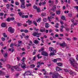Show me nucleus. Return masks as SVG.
I'll return each mask as SVG.
<instances>
[{"instance_id":"f257e3e1","label":"nucleus","mask_w":78,"mask_h":78,"mask_svg":"<svg viewBox=\"0 0 78 78\" xmlns=\"http://www.w3.org/2000/svg\"><path fill=\"white\" fill-rule=\"evenodd\" d=\"M69 61L70 62V63L71 65L74 67H75V68H76V69H78V64L77 63L75 59L73 58H70L69 59Z\"/></svg>"},{"instance_id":"f03ea898","label":"nucleus","mask_w":78,"mask_h":78,"mask_svg":"<svg viewBox=\"0 0 78 78\" xmlns=\"http://www.w3.org/2000/svg\"><path fill=\"white\" fill-rule=\"evenodd\" d=\"M41 34V33H38V32H34L33 34L32 35L34 36V37H39V35Z\"/></svg>"},{"instance_id":"7ed1b4c3","label":"nucleus","mask_w":78,"mask_h":78,"mask_svg":"<svg viewBox=\"0 0 78 78\" xmlns=\"http://www.w3.org/2000/svg\"><path fill=\"white\" fill-rule=\"evenodd\" d=\"M59 74L58 73H53L52 74V78H58V76H59Z\"/></svg>"},{"instance_id":"20e7f679","label":"nucleus","mask_w":78,"mask_h":78,"mask_svg":"<svg viewBox=\"0 0 78 78\" xmlns=\"http://www.w3.org/2000/svg\"><path fill=\"white\" fill-rule=\"evenodd\" d=\"M23 75L24 76H25L26 75H30V76L32 75V76H33V75L32 74V73L29 71L25 72Z\"/></svg>"},{"instance_id":"39448f33","label":"nucleus","mask_w":78,"mask_h":78,"mask_svg":"<svg viewBox=\"0 0 78 78\" xmlns=\"http://www.w3.org/2000/svg\"><path fill=\"white\" fill-rule=\"evenodd\" d=\"M8 30L11 33H14V31H15V30H14V29L12 28V27H10L8 29Z\"/></svg>"},{"instance_id":"423d86ee","label":"nucleus","mask_w":78,"mask_h":78,"mask_svg":"<svg viewBox=\"0 0 78 78\" xmlns=\"http://www.w3.org/2000/svg\"><path fill=\"white\" fill-rule=\"evenodd\" d=\"M33 8L34 9H37V11L38 12H40V8L39 7L37 8V6L36 5H34Z\"/></svg>"},{"instance_id":"0eeeda50","label":"nucleus","mask_w":78,"mask_h":78,"mask_svg":"<svg viewBox=\"0 0 78 78\" xmlns=\"http://www.w3.org/2000/svg\"><path fill=\"white\" fill-rule=\"evenodd\" d=\"M41 54L43 56H48V54L47 53V52H45V51H43L41 52Z\"/></svg>"},{"instance_id":"6e6552de","label":"nucleus","mask_w":78,"mask_h":78,"mask_svg":"<svg viewBox=\"0 0 78 78\" xmlns=\"http://www.w3.org/2000/svg\"><path fill=\"white\" fill-rule=\"evenodd\" d=\"M69 72L70 75H72V76H74V75H76V73L72 71H69Z\"/></svg>"},{"instance_id":"1a4fd4ad","label":"nucleus","mask_w":78,"mask_h":78,"mask_svg":"<svg viewBox=\"0 0 78 78\" xmlns=\"http://www.w3.org/2000/svg\"><path fill=\"white\" fill-rule=\"evenodd\" d=\"M37 64L38 65L37 66V67L39 68L40 67V66H41L42 64H44V62L41 63V62H38Z\"/></svg>"},{"instance_id":"9d476101","label":"nucleus","mask_w":78,"mask_h":78,"mask_svg":"<svg viewBox=\"0 0 78 78\" xmlns=\"http://www.w3.org/2000/svg\"><path fill=\"white\" fill-rule=\"evenodd\" d=\"M21 66L22 68H23V69L26 68V65H25V64L24 63H22V64L21 65Z\"/></svg>"},{"instance_id":"9b49d317","label":"nucleus","mask_w":78,"mask_h":78,"mask_svg":"<svg viewBox=\"0 0 78 78\" xmlns=\"http://www.w3.org/2000/svg\"><path fill=\"white\" fill-rule=\"evenodd\" d=\"M53 52H51L49 55L50 56H53L55 55V53H56V51H52Z\"/></svg>"},{"instance_id":"f8f14e48","label":"nucleus","mask_w":78,"mask_h":78,"mask_svg":"<svg viewBox=\"0 0 78 78\" xmlns=\"http://www.w3.org/2000/svg\"><path fill=\"white\" fill-rule=\"evenodd\" d=\"M14 68L16 69V71H20V70H21L19 68L17 67V66H14Z\"/></svg>"},{"instance_id":"ddd939ff","label":"nucleus","mask_w":78,"mask_h":78,"mask_svg":"<svg viewBox=\"0 0 78 78\" xmlns=\"http://www.w3.org/2000/svg\"><path fill=\"white\" fill-rule=\"evenodd\" d=\"M60 45L62 47H64L66 45V43H65V42H64V43L60 44Z\"/></svg>"},{"instance_id":"4468645a","label":"nucleus","mask_w":78,"mask_h":78,"mask_svg":"<svg viewBox=\"0 0 78 78\" xmlns=\"http://www.w3.org/2000/svg\"><path fill=\"white\" fill-rule=\"evenodd\" d=\"M56 70L57 71H60V70H62V69L61 68L57 66L56 68Z\"/></svg>"},{"instance_id":"2eb2a0df","label":"nucleus","mask_w":78,"mask_h":78,"mask_svg":"<svg viewBox=\"0 0 78 78\" xmlns=\"http://www.w3.org/2000/svg\"><path fill=\"white\" fill-rule=\"evenodd\" d=\"M49 50L50 51H56V50H54V48L51 47H50L49 48Z\"/></svg>"},{"instance_id":"dca6fc26","label":"nucleus","mask_w":78,"mask_h":78,"mask_svg":"<svg viewBox=\"0 0 78 78\" xmlns=\"http://www.w3.org/2000/svg\"><path fill=\"white\" fill-rule=\"evenodd\" d=\"M25 3H22V5H21V8H23V9H24V8H25V6L24 5Z\"/></svg>"},{"instance_id":"f3484780","label":"nucleus","mask_w":78,"mask_h":78,"mask_svg":"<svg viewBox=\"0 0 78 78\" xmlns=\"http://www.w3.org/2000/svg\"><path fill=\"white\" fill-rule=\"evenodd\" d=\"M45 48L44 47H42L39 50V52H41V51H44V49Z\"/></svg>"},{"instance_id":"a211bd4d","label":"nucleus","mask_w":78,"mask_h":78,"mask_svg":"<svg viewBox=\"0 0 78 78\" xmlns=\"http://www.w3.org/2000/svg\"><path fill=\"white\" fill-rule=\"evenodd\" d=\"M45 27L46 28H49L50 27V26H49V24L48 23H45Z\"/></svg>"},{"instance_id":"6ab92c4d","label":"nucleus","mask_w":78,"mask_h":78,"mask_svg":"<svg viewBox=\"0 0 78 78\" xmlns=\"http://www.w3.org/2000/svg\"><path fill=\"white\" fill-rule=\"evenodd\" d=\"M18 14L19 15V16H22V15H23V14H24V13H23V12H19L18 13Z\"/></svg>"},{"instance_id":"aec40b11","label":"nucleus","mask_w":78,"mask_h":78,"mask_svg":"<svg viewBox=\"0 0 78 78\" xmlns=\"http://www.w3.org/2000/svg\"><path fill=\"white\" fill-rule=\"evenodd\" d=\"M57 65L60 67H62V63L61 62L57 63Z\"/></svg>"},{"instance_id":"412c9836","label":"nucleus","mask_w":78,"mask_h":78,"mask_svg":"<svg viewBox=\"0 0 78 78\" xmlns=\"http://www.w3.org/2000/svg\"><path fill=\"white\" fill-rule=\"evenodd\" d=\"M6 26V24L5 23H2L1 24L2 27H5Z\"/></svg>"},{"instance_id":"4be33fe9","label":"nucleus","mask_w":78,"mask_h":78,"mask_svg":"<svg viewBox=\"0 0 78 78\" xmlns=\"http://www.w3.org/2000/svg\"><path fill=\"white\" fill-rule=\"evenodd\" d=\"M9 51H11V52H12V53H13V52L14 51V48H9Z\"/></svg>"},{"instance_id":"5701e85b","label":"nucleus","mask_w":78,"mask_h":78,"mask_svg":"<svg viewBox=\"0 0 78 78\" xmlns=\"http://www.w3.org/2000/svg\"><path fill=\"white\" fill-rule=\"evenodd\" d=\"M48 19L49 21V22H51V19L53 18V17H52V16H51L50 17L48 16Z\"/></svg>"},{"instance_id":"b1692460","label":"nucleus","mask_w":78,"mask_h":78,"mask_svg":"<svg viewBox=\"0 0 78 78\" xmlns=\"http://www.w3.org/2000/svg\"><path fill=\"white\" fill-rule=\"evenodd\" d=\"M0 75H5V73L4 72H2V71L0 70Z\"/></svg>"},{"instance_id":"393cba45","label":"nucleus","mask_w":78,"mask_h":78,"mask_svg":"<svg viewBox=\"0 0 78 78\" xmlns=\"http://www.w3.org/2000/svg\"><path fill=\"white\" fill-rule=\"evenodd\" d=\"M39 42V41L37 40H35L34 41V43L36 44H38V43Z\"/></svg>"},{"instance_id":"a878e982","label":"nucleus","mask_w":78,"mask_h":78,"mask_svg":"<svg viewBox=\"0 0 78 78\" xmlns=\"http://www.w3.org/2000/svg\"><path fill=\"white\" fill-rule=\"evenodd\" d=\"M56 5H55L52 8V10L53 11H55L56 9Z\"/></svg>"},{"instance_id":"bb28decb","label":"nucleus","mask_w":78,"mask_h":78,"mask_svg":"<svg viewBox=\"0 0 78 78\" xmlns=\"http://www.w3.org/2000/svg\"><path fill=\"white\" fill-rule=\"evenodd\" d=\"M59 25V23H57L56 24L55 26L54 27H55L56 28H59L58 26Z\"/></svg>"},{"instance_id":"cd10ccee","label":"nucleus","mask_w":78,"mask_h":78,"mask_svg":"<svg viewBox=\"0 0 78 78\" xmlns=\"http://www.w3.org/2000/svg\"><path fill=\"white\" fill-rule=\"evenodd\" d=\"M26 58H25V57H23V58L21 60V62H24L25 61V59Z\"/></svg>"},{"instance_id":"c85d7f7f","label":"nucleus","mask_w":78,"mask_h":78,"mask_svg":"<svg viewBox=\"0 0 78 78\" xmlns=\"http://www.w3.org/2000/svg\"><path fill=\"white\" fill-rule=\"evenodd\" d=\"M40 31L41 32H44L45 30V28H44L43 29H40Z\"/></svg>"},{"instance_id":"c756f323","label":"nucleus","mask_w":78,"mask_h":78,"mask_svg":"<svg viewBox=\"0 0 78 78\" xmlns=\"http://www.w3.org/2000/svg\"><path fill=\"white\" fill-rule=\"evenodd\" d=\"M33 23L35 26H37V23L35 21H33Z\"/></svg>"},{"instance_id":"7c9ffc66","label":"nucleus","mask_w":78,"mask_h":78,"mask_svg":"<svg viewBox=\"0 0 78 78\" xmlns=\"http://www.w3.org/2000/svg\"><path fill=\"white\" fill-rule=\"evenodd\" d=\"M61 13V11L59 10H58L56 11V14H60V13Z\"/></svg>"},{"instance_id":"2f4dec72","label":"nucleus","mask_w":78,"mask_h":78,"mask_svg":"<svg viewBox=\"0 0 78 78\" xmlns=\"http://www.w3.org/2000/svg\"><path fill=\"white\" fill-rule=\"evenodd\" d=\"M26 23H32V21L30 20H28V21H26Z\"/></svg>"},{"instance_id":"473e14b6","label":"nucleus","mask_w":78,"mask_h":78,"mask_svg":"<svg viewBox=\"0 0 78 78\" xmlns=\"http://www.w3.org/2000/svg\"><path fill=\"white\" fill-rule=\"evenodd\" d=\"M7 60V59L5 58V59H4V60H3V59H1L0 60V61H3L4 62H5V61H6Z\"/></svg>"},{"instance_id":"72a5a7b5","label":"nucleus","mask_w":78,"mask_h":78,"mask_svg":"<svg viewBox=\"0 0 78 78\" xmlns=\"http://www.w3.org/2000/svg\"><path fill=\"white\" fill-rule=\"evenodd\" d=\"M9 5H10V4H8L6 5V8L8 9H9Z\"/></svg>"},{"instance_id":"f704fd0d","label":"nucleus","mask_w":78,"mask_h":78,"mask_svg":"<svg viewBox=\"0 0 78 78\" xmlns=\"http://www.w3.org/2000/svg\"><path fill=\"white\" fill-rule=\"evenodd\" d=\"M3 36H4V37H7L8 36L6 34H5V33H4L3 34Z\"/></svg>"},{"instance_id":"c9c22d12","label":"nucleus","mask_w":78,"mask_h":78,"mask_svg":"<svg viewBox=\"0 0 78 78\" xmlns=\"http://www.w3.org/2000/svg\"><path fill=\"white\" fill-rule=\"evenodd\" d=\"M21 3H25V0H20Z\"/></svg>"},{"instance_id":"e433bc0d","label":"nucleus","mask_w":78,"mask_h":78,"mask_svg":"<svg viewBox=\"0 0 78 78\" xmlns=\"http://www.w3.org/2000/svg\"><path fill=\"white\" fill-rule=\"evenodd\" d=\"M29 43H30L28 45H32V44H33V42L32 41H29Z\"/></svg>"},{"instance_id":"4c0bfd02","label":"nucleus","mask_w":78,"mask_h":78,"mask_svg":"<svg viewBox=\"0 0 78 78\" xmlns=\"http://www.w3.org/2000/svg\"><path fill=\"white\" fill-rule=\"evenodd\" d=\"M35 67V65H31L30 66V68H34Z\"/></svg>"},{"instance_id":"58836bf2","label":"nucleus","mask_w":78,"mask_h":78,"mask_svg":"<svg viewBox=\"0 0 78 78\" xmlns=\"http://www.w3.org/2000/svg\"><path fill=\"white\" fill-rule=\"evenodd\" d=\"M61 19L62 20H65L66 19V17H65V16H63L61 17Z\"/></svg>"},{"instance_id":"ea45409f","label":"nucleus","mask_w":78,"mask_h":78,"mask_svg":"<svg viewBox=\"0 0 78 78\" xmlns=\"http://www.w3.org/2000/svg\"><path fill=\"white\" fill-rule=\"evenodd\" d=\"M41 20V18H39L37 20V22H40Z\"/></svg>"},{"instance_id":"a19ab883","label":"nucleus","mask_w":78,"mask_h":78,"mask_svg":"<svg viewBox=\"0 0 78 78\" xmlns=\"http://www.w3.org/2000/svg\"><path fill=\"white\" fill-rule=\"evenodd\" d=\"M31 6V3L26 4V6L27 7H28V6Z\"/></svg>"},{"instance_id":"79ce46f5","label":"nucleus","mask_w":78,"mask_h":78,"mask_svg":"<svg viewBox=\"0 0 78 78\" xmlns=\"http://www.w3.org/2000/svg\"><path fill=\"white\" fill-rule=\"evenodd\" d=\"M8 54L7 53H5L4 55V56L5 58H7V56H8Z\"/></svg>"},{"instance_id":"37998d69","label":"nucleus","mask_w":78,"mask_h":78,"mask_svg":"<svg viewBox=\"0 0 78 78\" xmlns=\"http://www.w3.org/2000/svg\"><path fill=\"white\" fill-rule=\"evenodd\" d=\"M17 25H18V27H20V26H22V23H18Z\"/></svg>"},{"instance_id":"c03bdc74","label":"nucleus","mask_w":78,"mask_h":78,"mask_svg":"<svg viewBox=\"0 0 78 78\" xmlns=\"http://www.w3.org/2000/svg\"><path fill=\"white\" fill-rule=\"evenodd\" d=\"M78 23V20H76V23L74 24V25H76Z\"/></svg>"},{"instance_id":"a18cd8bd","label":"nucleus","mask_w":78,"mask_h":78,"mask_svg":"<svg viewBox=\"0 0 78 78\" xmlns=\"http://www.w3.org/2000/svg\"><path fill=\"white\" fill-rule=\"evenodd\" d=\"M6 20L7 21V22H10V21H11L10 18H8Z\"/></svg>"},{"instance_id":"49530a36","label":"nucleus","mask_w":78,"mask_h":78,"mask_svg":"<svg viewBox=\"0 0 78 78\" xmlns=\"http://www.w3.org/2000/svg\"><path fill=\"white\" fill-rule=\"evenodd\" d=\"M52 61L53 62H57V58L54 59L52 60Z\"/></svg>"},{"instance_id":"de8ad7c7","label":"nucleus","mask_w":78,"mask_h":78,"mask_svg":"<svg viewBox=\"0 0 78 78\" xmlns=\"http://www.w3.org/2000/svg\"><path fill=\"white\" fill-rule=\"evenodd\" d=\"M66 39L67 40V41H71V39L69 38L68 37L66 38Z\"/></svg>"},{"instance_id":"09e8293b","label":"nucleus","mask_w":78,"mask_h":78,"mask_svg":"<svg viewBox=\"0 0 78 78\" xmlns=\"http://www.w3.org/2000/svg\"><path fill=\"white\" fill-rule=\"evenodd\" d=\"M42 16H45L46 15V13H43L41 14Z\"/></svg>"},{"instance_id":"8fccbe9b","label":"nucleus","mask_w":78,"mask_h":78,"mask_svg":"<svg viewBox=\"0 0 78 78\" xmlns=\"http://www.w3.org/2000/svg\"><path fill=\"white\" fill-rule=\"evenodd\" d=\"M57 61H61V59L60 58H57Z\"/></svg>"},{"instance_id":"3c124183","label":"nucleus","mask_w":78,"mask_h":78,"mask_svg":"<svg viewBox=\"0 0 78 78\" xmlns=\"http://www.w3.org/2000/svg\"><path fill=\"white\" fill-rule=\"evenodd\" d=\"M68 15L69 17H71L72 16V15L71 13H69L68 14Z\"/></svg>"},{"instance_id":"603ef678","label":"nucleus","mask_w":78,"mask_h":78,"mask_svg":"<svg viewBox=\"0 0 78 78\" xmlns=\"http://www.w3.org/2000/svg\"><path fill=\"white\" fill-rule=\"evenodd\" d=\"M44 75H47L48 74V73H47V71H45V73H44Z\"/></svg>"},{"instance_id":"864d4df0","label":"nucleus","mask_w":78,"mask_h":78,"mask_svg":"<svg viewBox=\"0 0 78 78\" xmlns=\"http://www.w3.org/2000/svg\"><path fill=\"white\" fill-rule=\"evenodd\" d=\"M65 30L66 31H69L70 30V29L68 28H65Z\"/></svg>"},{"instance_id":"5fc2aeb1","label":"nucleus","mask_w":78,"mask_h":78,"mask_svg":"<svg viewBox=\"0 0 78 78\" xmlns=\"http://www.w3.org/2000/svg\"><path fill=\"white\" fill-rule=\"evenodd\" d=\"M28 30L27 29L24 30V33H28Z\"/></svg>"},{"instance_id":"6e6d98bb","label":"nucleus","mask_w":78,"mask_h":78,"mask_svg":"<svg viewBox=\"0 0 78 78\" xmlns=\"http://www.w3.org/2000/svg\"><path fill=\"white\" fill-rule=\"evenodd\" d=\"M60 31L61 32H63L64 31V29L61 28L60 29Z\"/></svg>"},{"instance_id":"4d7b16f0","label":"nucleus","mask_w":78,"mask_h":78,"mask_svg":"<svg viewBox=\"0 0 78 78\" xmlns=\"http://www.w3.org/2000/svg\"><path fill=\"white\" fill-rule=\"evenodd\" d=\"M13 46H14V43H12L10 44V47H12Z\"/></svg>"},{"instance_id":"13d9d810","label":"nucleus","mask_w":78,"mask_h":78,"mask_svg":"<svg viewBox=\"0 0 78 78\" xmlns=\"http://www.w3.org/2000/svg\"><path fill=\"white\" fill-rule=\"evenodd\" d=\"M15 19L14 17H12V18H10V20H14Z\"/></svg>"},{"instance_id":"bf43d9fd","label":"nucleus","mask_w":78,"mask_h":78,"mask_svg":"<svg viewBox=\"0 0 78 78\" xmlns=\"http://www.w3.org/2000/svg\"><path fill=\"white\" fill-rule=\"evenodd\" d=\"M2 41H5V40H6V38L3 37H2Z\"/></svg>"},{"instance_id":"052dcab7","label":"nucleus","mask_w":78,"mask_h":78,"mask_svg":"<svg viewBox=\"0 0 78 78\" xmlns=\"http://www.w3.org/2000/svg\"><path fill=\"white\" fill-rule=\"evenodd\" d=\"M53 31V30H51V29H50L49 30V31L50 33H51Z\"/></svg>"},{"instance_id":"680f3d73","label":"nucleus","mask_w":78,"mask_h":78,"mask_svg":"<svg viewBox=\"0 0 78 78\" xmlns=\"http://www.w3.org/2000/svg\"><path fill=\"white\" fill-rule=\"evenodd\" d=\"M15 4L16 5H19V3L18 2H15Z\"/></svg>"},{"instance_id":"e2e57ef3","label":"nucleus","mask_w":78,"mask_h":78,"mask_svg":"<svg viewBox=\"0 0 78 78\" xmlns=\"http://www.w3.org/2000/svg\"><path fill=\"white\" fill-rule=\"evenodd\" d=\"M60 22L61 25H63V24H64V22H63V21H60Z\"/></svg>"},{"instance_id":"0e129e2a","label":"nucleus","mask_w":78,"mask_h":78,"mask_svg":"<svg viewBox=\"0 0 78 78\" xmlns=\"http://www.w3.org/2000/svg\"><path fill=\"white\" fill-rule=\"evenodd\" d=\"M44 22H47V19L46 18H44L43 19Z\"/></svg>"},{"instance_id":"69168bd1","label":"nucleus","mask_w":78,"mask_h":78,"mask_svg":"<svg viewBox=\"0 0 78 78\" xmlns=\"http://www.w3.org/2000/svg\"><path fill=\"white\" fill-rule=\"evenodd\" d=\"M4 14H3V13L2 12L0 13V16H3Z\"/></svg>"},{"instance_id":"338daca9","label":"nucleus","mask_w":78,"mask_h":78,"mask_svg":"<svg viewBox=\"0 0 78 78\" xmlns=\"http://www.w3.org/2000/svg\"><path fill=\"white\" fill-rule=\"evenodd\" d=\"M29 38V36L28 35H27L26 36H25V39H28V38Z\"/></svg>"},{"instance_id":"774afa93","label":"nucleus","mask_w":78,"mask_h":78,"mask_svg":"<svg viewBox=\"0 0 78 78\" xmlns=\"http://www.w3.org/2000/svg\"><path fill=\"white\" fill-rule=\"evenodd\" d=\"M74 8H76V9H77V11H78V6H75Z\"/></svg>"}]
</instances>
